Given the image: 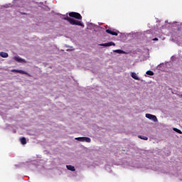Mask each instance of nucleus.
I'll return each mask as SVG.
<instances>
[{"mask_svg":"<svg viewBox=\"0 0 182 182\" xmlns=\"http://www.w3.org/2000/svg\"><path fill=\"white\" fill-rule=\"evenodd\" d=\"M63 19H64V21H67L68 22H69L70 25H77V26H82V28H85V25H83V23H82L81 21L75 20L68 16L65 17H63Z\"/></svg>","mask_w":182,"mask_h":182,"instance_id":"obj_1","label":"nucleus"},{"mask_svg":"<svg viewBox=\"0 0 182 182\" xmlns=\"http://www.w3.org/2000/svg\"><path fill=\"white\" fill-rule=\"evenodd\" d=\"M68 15L70 18H75V19L82 21V15L77 12H70Z\"/></svg>","mask_w":182,"mask_h":182,"instance_id":"obj_2","label":"nucleus"},{"mask_svg":"<svg viewBox=\"0 0 182 182\" xmlns=\"http://www.w3.org/2000/svg\"><path fill=\"white\" fill-rule=\"evenodd\" d=\"M75 140H78V141H86V143H90V141H92L90 138L86 136L77 137L75 138Z\"/></svg>","mask_w":182,"mask_h":182,"instance_id":"obj_3","label":"nucleus"},{"mask_svg":"<svg viewBox=\"0 0 182 182\" xmlns=\"http://www.w3.org/2000/svg\"><path fill=\"white\" fill-rule=\"evenodd\" d=\"M146 117L149 119V120H153V122H157V117L156 115H153L151 114H146Z\"/></svg>","mask_w":182,"mask_h":182,"instance_id":"obj_4","label":"nucleus"},{"mask_svg":"<svg viewBox=\"0 0 182 182\" xmlns=\"http://www.w3.org/2000/svg\"><path fill=\"white\" fill-rule=\"evenodd\" d=\"M116 44L111 41V42H109V43H102V44H100V46H105V47H109V46H115Z\"/></svg>","mask_w":182,"mask_h":182,"instance_id":"obj_5","label":"nucleus"},{"mask_svg":"<svg viewBox=\"0 0 182 182\" xmlns=\"http://www.w3.org/2000/svg\"><path fill=\"white\" fill-rule=\"evenodd\" d=\"M14 59L16 60V62H18L19 63H26V60H25V59L21 58L19 57L15 56Z\"/></svg>","mask_w":182,"mask_h":182,"instance_id":"obj_6","label":"nucleus"},{"mask_svg":"<svg viewBox=\"0 0 182 182\" xmlns=\"http://www.w3.org/2000/svg\"><path fill=\"white\" fill-rule=\"evenodd\" d=\"M106 32H107V33H109V35H112V36H117V35H119L117 33V32L113 31H112L110 29H107Z\"/></svg>","mask_w":182,"mask_h":182,"instance_id":"obj_7","label":"nucleus"},{"mask_svg":"<svg viewBox=\"0 0 182 182\" xmlns=\"http://www.w3.org/2000/svg\"><path fill=\"white\" fill-rule=\"evenodd\" d=\"M11 72H15L16 73H21V75H28V73L22 70H12Z\"/></svg>","mask_w":182,"mask_h":182,"instance_id":"obj_8","label":"nucleus"},{"mask_svg":"<svg viewBox=\"0 0 182 182\" xmlns=\"http://www.w3.org/2000/svg\"><path fill=\"white\" fill-rule=\"evenodd\" d=\"M131 77H132V79H134L135 80H140V78L137 76V74H136V73H132Z\"/></svg>","mask_w":182,"mask_h":182,"instance_id":"obj_9","label":"nucleus"},{"mask_svg":"<svg viewBox=\"0 0 182 182\" xmlns=\"http://www.w3.org/2000/svg\"><path fill=\"white\" fill-rule=\"evenodd\" d=\"M68 170H70V171H75L76 169L75 168V166H72V165H67L66 166Z\"/></svg>","mask_w":182,"mask_h":182,"instance_id":"obj_10","label":"nucleus"},{"mask_svg":"<svg viewBox=\"0 0 182 182\" xmlns=\"http://www.w3.org/2000/svg\"><path fill=\"white\" fill-rule=\"evenodd\" d=\"M0 56H1V58H8L9 55L8 53L0 52Z\"/></svg>","mask_w":182,"mask_h":182,"instance_id":"obj_11","label":"nucleus"},{"mask_svg":"<svg viewBox=\"0 0 182 182\" xmlns=\"http://www.w3.org/2000/svg\"><path fill=\"white\" fill-rule=\"evenodd\" d=\"M146 75H149V76H154V73L151 70L146 71Z\"/></svg>","mask_w":182,"mask_h":182,"instance_id":"obj_12","label":"nucleus"},{"mask_svg":"<svg viewBox=\"0 0 182 182\" xmlns=\"http://www.w3.org/2000/svg\"><path fill=\"white\" fill-rule=\"evenodd\" d=\"M21 144H26V138L25 137L21 138Z\"/></svg>","mask_w":182,"mask_h":182,"instance_id":"obj_13","label":"nucleus"},{"mask_svg":"<svg viewBox=\"0 0 182 182\" xmlns=\"http://www.w3.org/2000/svg\"><path fill=\"white\" fill-rule=\"evenodd\" d=\"M138 137L139 139H141V140H149V138L147 136L139 135Z\"/></svg>","mask_w":182,"mask_h":182,"instance_id":"obj_14","label":"nucleus"},{"mask_svg":"<svg viewBox=\"0 0 182 182\" xmlns=\"http://www.w3.org/2000/svg\"><path fill=\"white\" fill-rule=\"evenodd\" d=\"M174 132H176V133H178L179 134H182L181 130L177 129V128H173Z\"/></svg>","mask_w":182,"mask_h":182,"instance_id":"obj_15","label":"nucleus"},{"mask_svg":"<svg viewBox=\"0 0 182 182\" xmlns=\"http://www.w3.org/2000/svg\"><path fill=\"white\" fill-rule=\"evenodd\" d=\"M114 52H115V53H124V51L122 50H115Z\"/></svg>","mask_w":182,"mask_h":182,"instance_id":"obj_16","label":"nucleus"},{"mask_svg":"<svg viewBox=\"0 0 182 182\" xmlns=\"http://www.w3.org/2000/svg\"><path fill=\"white\" fill-rule=\"evenodd\" d=\"M153 41H159V38H155L153 39Z\"/></svg>","mask_w":182,"mask_h":182,"instance_id":"obj_17","label":"nucleus"}]
</instances>
